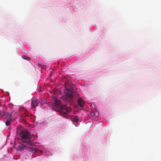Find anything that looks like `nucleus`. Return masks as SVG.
Here are the masks:
<instances>
[{
	"instance_id": "11",
	"label": "nucleus",
	"mask_w": 161,
	"mask_h": 161,
	"mask_svg": "<svg viewBox=\"0 0 161 161\" xmlns=\"http://www.w3.org/2000/svg\"><path fill=\"white\" fill-rule=\"evenodd\" d=\"M10 120H8V121H7L5 122V124L6 126H8L10 125Z\"/></svg>"
},
{
	"instance_id": "10",
	"label": "nucleus",
	"mask_w": 161,
	"mask_h": 161,
	"mask_svg": "<svg viewBox=\"0 0 161 161\" xmlns=\"http://www.w3.org/2000/svg\"><path fill=\"white\" fill-rule=\"evenodd\" d=\"M22 58H24V59H26V60H30V58L27 56H24L22 57Z\"/></svg>"
},
{
	"instance_id": "8",
	"label": "nucleus",
	"mask_w": 161,
	"mask_h": 161,
	"mask_svg": "<svg viewBox=\"0 0 161 161\" xmlns=\"http://www.w3.org/2000/svg\"><path fill=\"white\" fill-rule=\"evenodd\" d=\"M78 118L77 116L74 117L73 119V122H76L79 121Z\"/></svg>"
},
{
	"instance_id": "6",
	"label": "nucleus",
	"mask_w": 161,
	"mask_h": 161,
	"mask_svg": "<svg viewBox=\"0 0 161 161\" xmlns=\"http://www.w3.org/2000/svg\"><path fill=\"white\" fill-rule=\"evenodd\" d=\"M26 147L24 144H21L18 146V149L19 151H22L24 150L25 148Z\"/></svg>"
},
{
	"instance_id": "15",
	"label": "nucleus",
	"mask_w": 161,
	"mask_h": 161,
	"mask_svg": "<svg viewBox=\"0 0 161 161\" xmlns=\"http://www.w3.org/2000/svg\"><path fill=\"white\" fill-rule=\"evenodd\" d=\"M76 95H77V96H79V94H76Z\"/></svg>"
},
{
	"instance_id": "3",
	"label": "nucleus",
	"mask_w": 161,
	"mask_h": 161,
	"mask_svg": "<svg viewBox=\"0 0 161 161\" xmlns=\"http://www.w3.org/2000/svg\"><path fill=\"white\" fill-rule=\"evenodd\" d=\"M64 92L65 94L66 99H68L69 100L72 99V98L75 96V94L70 90L66 88Z\"/></svg>"
},
{
	"instance_id": "2",
	"label": "nucleus",
	"mask_w": 161,
	"mask_h": 161,
	"mask_svg": "<svg viewBox=\"0 0 161 161\" xmlns=\"http://www.w3.org/2000/svg\"><path fill=\"white\" fill-rule=\"evenodd\" d=\"M19 135L21 139L25 140H23V142L26 143L29 146H31L32 145L31 140L34 135H31L28 130H22L20 132Z\"/></svg>"
},
{
	"instance_id": "9",
	"label": "nucleus",
	"mask_w": 161,
	"mask_h": 161,
	"mask_svg": "<svg viewBox=\"0 0 161 161\" xmlns=\"http://www.w3.org/2000/svg\"><path fill=\"white\" fill-rule=\"evenodd\" d=\"M6 112H5L4 111H0V115L2 116L3 117H4V116H5V115L6 114Z\"/></svg>"
},
{
	"instance_id": "12",
	"label": "nucleus",
	"mask_w": 161,
	"mask_h": 161,
	"mask_svg": "<svg viewBox=\"0 0 161 161\" xmlns=\"http://www.w3.org/2000/svg\"><path fill=\"white\" fill-rule=\"evenodd\" d=\"M60 92V91L58 90H56L54 92V94H57V93L59 94Z\"/></svg>"
},
{
	"instance_id": "4",
	"label": "nucleus",
	"mask_w": 161,
	"mask_h": 161,
	"mask_svg": "<svg viewBox=\"0 0 161 161\" xmlns=\"http://www.w3.org/2000/svg\"><path fill=\"white\" fill-rule=\"evenodd\" d=\"M39 104V101L38 100L35 99H33L31 100V105L32 107L36 108L38 106Z\"/></svg>"
},
{
	"instance_id": "5",
	"label": "nucleus",
	"mask_w": 161,
	"mask_h": 161,
	"mask_svg": "<svg viewBox=\"0 0 161 161\" xmlns=\"http://www.w3.org/2000/svg\"><path fill=\"white\" fill-rule=\"evenodd\" d=\"M77 102L80 107H83L85 103L83 100L81 98L79 97L77 99Z\"/></svg>"
},
{
	"instance_id": "16",
	"label": "nucleus",
	"mask_w": 161,
	"mask_h": 161,
	"mask_svg": "<svg viewBox=\"0 0 161 161\" xmlns=\"http://www.w3.org/2000/svg\"><path fill=\"white\" fill-rule=\"evenodd\" d=\"M51 75L52 74V73L51 72Z\"/></svg>"
},
{
	"instance_id": "7",
	"label": "nucleus",
	"mask_w": 161,
	"mask_h": 161,
	"mask_svg": "<svg viewBox=\"0 0 161 161\" xmlns=\"http://www.w3.org/2000/svg\"><path fill=\"white\" fill-rule=\"evenodd\" d=\"M5 116L8 120H11V115L9 113L6 112Z\"/></svg>"
},
{
	"instance_id": "17",
	"label": "nucleus",
	"mask_w": 161,
	"mask_h": 161,
	"mask_svg": "<svg viewBox=\"0 0 161 161\" xmlns=\"http://www.w3.org/2000/svg\"><path fill=\"white\" fill-rule=\"evenodd\" d=\"M26 116L27 117H28V115H27Z\"/></svg>"
},
{
	"instance_id": "13",
	"label": "nucleus",
	"mask_w": 161,
	"mask_h": 161,
	"mask_svg": "<svg viewBox=\"0 0 161 161\" xmlns=\"http://www.w3.org/2000/svg\"><path fill=\"white\" fill-rule=\"evenodd\" d=\"M41 67L42 68L45 69L46 68V66L44 65L41 66Z\"/></svg>"
},
{
	"instance_id": "14",
	"label": "nucleus",
	"mask_w": 161,
	"mask_h": 161,
	"mask_svg": "<svg viewBox=\"0 0 161 161\" xmlns=\"http://www.w3.org/2000/svg\"><path fill=\"white\" fill-rule=\"evenodd\" d=\"M50 103V102H49L48 103H46V105H47L49 106V104Z\"/></svg>"
},
{
	"instance_id": "1",
	"label": "nucleus",
	"mask_w": 161,
	"mask_h": 161,
	"mask_svg": "<svg viewBox=\"0 0 161 161\" xmlns=\"http://www.w3.org/2000/svg\"><path fill=\"white\" fill-rule=\"evenodd\" d=\"M53 103L55 108H54L53 107V110L56 111H58L61 113L62 115L67 116L68 114L71 111V109L66 105H62L61 101L55 97L54 98Z\"/></svg>"
}]
</instances>
